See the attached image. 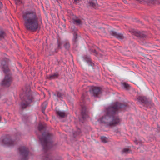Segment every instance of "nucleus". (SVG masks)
<instances>
[{"instance_id":"nucleus-8","label":"nucleus","mask_w":160,"mask_h":160,"mask_svg":"<svg viewBox=\"0 0 160 160\" xmlns=\"http://www.w3.org/2000/svg\"><path fill=\"white\" fill-rule=\"evenodd\" d=\"M2 143L8 146H13L14 144V141L11 140L10 136L8 135L5 136L2 140Z\"/></svg>"},{"instance_id":"nucleus-10","label":"nucleus","mask_w":160,"mask_h":160,"mask_svg":"<svg viewBox=\"0 0 160 160\" xmlns=\"http://www.w3.org/2000/svg\"><path fill=\"white\" fill-rule=\"evenodd\" d=\"M121 122L120 119L118 117H113L112 121L108 123L107 126L109 127L115 126L119 124Z\"/></svg>"},{"instance_id":"nucleus-1","label":"nucleus","mask_w":160,"mask_h":160,"mask_svg":"<svg viewBox=\"0 0 160 160\" xmlns=\"http://www.w3.org/2000/svg\"><path fill=\"white\" fill-rule=\"evenodd\" d=\"M22 18L24 26L28 30L35 31L38 28V18L35 10H27L23 12Z\"/></svg>"},{"instance_id":"nucleus-27","label":"nucleus","mask_w":160,"mask_h":160,"mask_svg":"<svg viewBox=\"0 0 160 160\" xmlns=\"http://www.w3.org/2000/svg\"><path fill=\"white\" fill-rule=\"evenodd\" d=\"M5 35L4 32L2 31H0V38H2Z\"/></svg>"},{"instance_id":"nucleus-2","label":"nucleus","mask_w":160,"mask_h":160,"mask_svg":"<svg viewBox=\"0 0 160 160\" xmlns=\"http://www.w3.org/2000/svg\"><path fill=\"white\" fill-rule=\"evenodd\" d=\"M127 107V104H124L117 102L112 103L106 109V115L102 117L100 120L101 123L106 124L107 126L108 117L112 116L118 112L119 111L125 109Z\"/></svg>"},{"instance_id":"nucleus-30","label":"nucleus","mask_w":160,"mask_h":160,"mask_svg":"<svg viewBox=\"0 0 160 160\" xmlns=\"http://www.w3.org/2000/svg\"><path fill=\"white\" fill-rule=\"evenodd\" d=\"M61 45L62 43L60 42H58V47L59 48L61 49Z\"/></svg>"},{"instance_id":"nucleus-22","label":"nucleus","mask_w":160,"mask_h":160,"mask_svg":"<svg viewBox=\"0 0 160 160\" xmlns=\"http://www.w3.org/2000/svg\"><path fill=\"white\" fill-rule=\"evenodd\" d=\"M122 84L125 88L126 89H129L130 86L128 84L126 83V82H123Z\"/></svg>"},{"instance_id":"nucleus-24","label":"nucleus","mask_w":160,"mask_h":160,"mask_svg":"<svg viewBox=\"0 0 160 160\" xmlns=\"http://www.w3.org/2000/svg\"><path fill=\"white\" fill-rule=\"evenodd\" d=\"M44 128V125L42 123H39L38 126V129L40 131L42 130Z\"/></svg>"},{"instance_id":"nucleus-17","label":"nucleus","mask_w":160,"mask_h":160,"mask_svg":"<svg viewBox=\"0 0 160 160\" xmlns=\"http://www.w3.org/2000/svg\"><path fill=\"white\" fill-rule=\"evenodd\" d=\"M56 113L59 117L62 118L64 117L65 115V113L64 112L59 111H56Z\"/></svg>"},{"instance_id":"nucleus-21","label":"nucleus","mask_w":160,"mask_h":160,"mask_svg":"<svg viewBox=\"0 0 160 160\" xmlns=\"http://www.w3.org/2000/svg\"><path fill=\"white\" fill-rule=\"evenodd\" d=\"M131 150L128 148H124L122 151V153H125L126 154H128V153H130V152H131Z\"/></svg>"},{"instance_id":"nucleus-15","label":"nucleus","mask_w":160,"mask_h":160,"mask_svg":"<svg viewBox=\"0 0 160 160\" xmlns=\"http://www.w3.org/2000/svg\"><path fill=\"white\" fill-rule=\"evenodd\" d=\"M138 99L139 102L144 104H147L148 102L147 99L144 97L139 96L138 98Z\"/></svg>"},{"instance_id":"nucleus-25","label":"nucleus","mask_w":160,"mask_h":160,"mask_svg":"<svg viewBox=\"0 0 160 160\" xmlns=\"http://www.w3.org/2000/svg\"><path fill=\"white\" fill-rule=\"evenodd\" d=\"M149 2L153 4H157L158 3L157 0H149Z\"/></svg>"},{"instance_id":"nucleus-26","label":"nucleus","mask_w":160,"mask_h":160,"mask_svg":"<svg viewBox=\"0 0 160 160\" xmlns=\"http://www.w3.org/2000/svg\"><path fill=\"white\" fill-rule=\"evenodd\" d=\"M44 104H45V107L44 108H43V107H42V112L43 113H45V108H46V106H47V104L46 102H43V104H42V106H43Z\"/></svg>"},{"instance_id":"nucleus-20","label":"nucleus","mask_w":160,"mask_h":160,"mask_svg":"<svg viewBox=\"0 0 160 160\" xmlns=\"http://www.w3.org/2000/svg\"><path fill=\"white\" fill-rule=\"evenodd\" d=\"M88 3L90 6L94 8L96 6V0H93L92 1L89 2Z\"/></svg>"},{"instance_id":"nucleus-13","label":"nucleus","mask_w":160,"mask_h":160,"mask_svg":"<svg viewBox=\"0 0 160 160\" xmlns=\"http://www.w3.org/2000/svg\"><path fill=\"white\" fill-rule=\"evenodd\" d=\"M110 35L115 37L119 39H122L124 38V37L122 34L117 33L116 32L112 31L110 32Z\"/></svg>"},{"instance_id":"nucleus-7","label":"nucleus","mask_w":160,"mask_h":160,"mask_svg":"<svg viewBox=\"0 0 160 160\" xmlns=\"http://www.w3.org/2000/svg\"><path fill=\"white\" fill-rule=\"evenodd\" d=\"M12 81V78L10 75H6L4 79L2 82L1 85L2 86L5 87H9Z\"/></svg>"},{"instance_id":"nucleus-9","label":"nucleus","mask_w":160,"mask_h":160,"mask_svg":"<svg viewBox=\"0 0 160 160\" xmlns=\"http://www.w3.org/2000/svg\"><path fill=\"white\" fill-rule=\"evenodd\" d=\"M19 151L21 155H22L26 160L27 159V157L29 153L28 149L25 147H21L19 148Z\"/></svg>"},{"instance_id":"nucleus-3","label":"nucleus","mask_w":160,"mask_h":160,"mask_svg":"<svg viewBox=\"0 0 160 160\" xmlns=\"http://www.w3.org/2000/svg\"><path fill=\"white\" fill-rule=\"evenodd\" d=\"M52 137V134L46 133L42 134V137H39L44 152L42 160H52L51 154L48 152L49 149L52 146V142L51 141Z\"/></svg>"},{"instance_id":"nucleus-35","label":"nucleus","mask_w":160,"mask_h":160,"mask_svg":"<svg viewBox=\"0 0 160 160\" xmlns=\"http://www.w3.org/2000/svg\"><path fill=\"white\" fill-rule=\"evenodd\" d=\"M5 55L7 56V55L5 54Z\"/></svg>"},{"instance_id":"nucleus-23","label":"nucleus","mask_w":160,"mask_h":160,"mask_svg":"<svg viewBox=\"0 0 160 160\" xmlns=\"http://www.w3.org/2000/svg\"><path fill=\"white\" fill-rule=\"evenodd\" d=\"M92 53L93 54L98 57H100L102 56V55L100 54H98L95 50H94L92 51Z\"/></svg>"},{"instance_id":"nucleus-31","label":"nucleus","mask_w":160,"mask_h":160,"mask_svg":"<svg viewBox=\"0 0 160 160\" xmlns=\"http://www.w3.org/2000/svg\"><path fill=\"white\" fill-rule=\"evenodd\" d=\"M15 3L16 4H19L20 3V0H15Z\"/></svg>"},{"instance_id":"nucleus-14","label":"nucleus","mask_w":160,"mask_h":160,"mask_svg":"<svg viewBox=\"0 0 160 160\" xmlns=\"http://www.w3.org/2000/svg\"><path fill=\"white\" fill-rule=\"evenodd\" d=\"M59 76V74L57 73H54L53 74L50 75L47 77V78L49 80H52L58 78Z\"/></svg>"},{"instance_id":"nucleus-4","label":"nucleus","mask_w":160,"mask_h":160,"mask_svg":"<svg viewBox=\"0 0 160 160\" xmlns=\"http://www.w3.org/2000/svg\"><path fill=\"white\" fill-rule=\"evenodd\" d=\"M86 100V98L84 94H82L81 99L80 100V106L82 109L81 111V114L82 118L84 119L86 118L87 115L86 114L87 108L85 105V103Z\"/></svg>"},{"instance_id":"nucleus-28","label":"nucleus","mask_w":160,"mask_h":160,"mask_svg":"<svg viewBox=\"0 0 160 160\" xmlns=\"http://www.w3.org/2000/svg\"><path fill=\"white\" fill-rule=\"evenodd\" d=\"M92 61H87V62L89 65L93 66L94 65V63L92 62Z\"/></svg>"},{"instance_id":"nucleus-34","label":"nucleus","mask_w":160,"mask_h":160,"mask_svg":"<svg viewBox=\"0 0 160 160\" xmlns=\"http://www.w3.org/2000/svg\"><path fill=\"white\" fill-rule=\"evenodd\" d=\"M79 0H74V2H76L78 1H79Z\"/></svg>"},{"instance_id":"nucleus-11","label":"nucleus","mask_w":160,"mask_h":160,"mask_svg":"<svg viewBox=\"0 0 160 160\" xmlns=\"http://www.w3.org/2000/svg\"><path fill=\"white\" fill-rule=\"evenodd\" d=\"M130 32L135 36L140 38H144L146 37V35L143 32L137 31L134 29L132 30Z\"/></svg>"},{"instance_id":"nucleus-29","label":"nucleus","mask_w":160,"mask_h":160,"mask_svg":"<svg viewBox=\"0 0 160 160\" xmlns=\"http://www.w3.org/2000/svg\"><path fill=\"white\" fill-rule=\"evenodd\" d=\"M56 94L57 96L59 98L61 97L62 95V94L61 92L58 91L56 92Z\"/></svg>"},{"instance_id":"nucleus-32","label":"nucleus","mask_w":160,"mask_h":160,"mask_svg":"<svg viewBox=\"0 0 160 160\" xmlns=\"http://www.w3.org/2000/svg\"><path fill=\"white\" fill-rule=\"evenodd\" d=\"M85 59H86V60H89L91 59L90 58L88 57H86L84 58Z\"/></svg>"},{"instance_id":"nucleus-19","label":"nucleus","mask_w":160,"mask_h":160,"mask_svg":"<svg viewBox=\"0 0 160 160\" xmlns=\"http://www.w3.org/2000/svg\"><path fill=\"white\" fill-rule=\"evenodd\" d=\"M102 142L104 143H106L108 141V138L104 136H102L100 138Z\"/></svg>"},{"instance_id":"nucleus-16","label":"nucleus","mask_w":160,"mask_h":160,"mask_svg":"<svg viewBox=\"0 0 160 160\" xmlns=\"http://www.w3.org/2000/svg\"><path fill=\"white\" fill-rule=\"evenodd\" d=\"M63 46L67 50H69L70 48V43L68 41H65L63 43Z\"/></svg>"},{"instance_id":"nucleus-12","label":"nucleus","mask_w":160,"mask_h":160,"mask_svg":"<svg viewBox=\"0 0 160 160\" xmlns=\"http://www.w3.org/2000/svg\"><path fill=\"white\" fill-rule=\"evenodd\" d=\"M2 69L5 73H7L9 71L7 61H2L1 62Z\"/></svg>"},{"instance_id":"nucleus-6","label":"nucleus","mask_w":160,"mask_h":160,"mask_svg":"<svg viewBox=\"0 0 160 160\" xmlns=\"http://www.w3.org/2000/svg\"><path fill=\"white\" fill-rule=\"evenodd\" d=\"M89 91L94 97H98L102 92V89L99 87L92 86L90 88Z\"/></svg>"},{"instance_id":"nucleus-18","label":"nucleus","mask_w":160,"mask_h":160,"mask_svg":"<svg viewBox=\"0 0 160 160\" xmlns=\"http://www.w3.org/2000/svg\"><path fill=\"white\" fill-rule=\"evenodd\" d=\"M73 22L74 24L79 25L81 24V21L79 19H73Z\"/></svg>"},{"instance_id":"nucleus-5","label":"nucleus","mask_w":160,"mask_h":160,"mask_svg":"<svg viewBox=\"0 0 160 160\" xmlns=\"http://www.w3.org/2000/svg\"><path fill=\"white\" fill-rule=\"evenodd\" d=\"M33 98L31 95L25 96L22 98L21 107L23 109L26 108L32 101Z\"/></svg>"},{"instance_id":"nucleus-33","label":"nucleus","mask_w":160,"mask_h":160,"mask_svg":"<svg viewBox=\"0 0 160 160\" xmlns=\"http://www.w3.org/2000/svg\"><path fill=\"white\" fill-rule=\"evenodd\" d=\"M4 60H5V59H6V60H7V59H8V58L7 57H5V58H4Z\"/></svg>"}]
</instances>
